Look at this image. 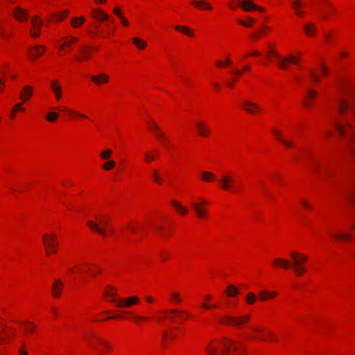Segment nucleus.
<instances>
[{
	"mask_svg": "<svg viewBox=\"0 0 355 355\" xmlns=\"http://www.w3.org/2000/svg\"><path fill=\"white\" fill-rule=\"evenodd\" d=\"M19 355H28V352L23 349H19Z\"/></svg>",
	"mask_w": 355,
	"mask_h": 355,
	"instance_id": "obj_59",
	"label": "nucleus"
},
{
	"mask_svg": "<svg viewBox=\"0 0 355 355\" xmlns=\"http://www.w3.org/2000/svg\"><path fill=\"white\" fill-rule=\"evenodd\" d=\"M51 87L55 94L56 99L59 101L62 96V87L58 80H53L51 83Z\"/></svg>",
	"mask_w": 355,
	"mask_h": 355,
	"instance_id": "obj_17",
	"label": "nucleus"
},
{
	"mask_svg": "<svg viewBox=\"0 0 355 355\" xmlns=\"http://www.w3.org/2000/svg\"><path fill=\"white\" fill-rule=\"evenodd\" d=\"M155 159V156L151 155L150 153H146L145 155V161L146 162H150L152 160Z\"/></svg>",
	"mask_w": 355,
	"mask_h": 355,
	"instance_id": "obj_48",
	"label": "nucleus"
},
{
	"mask_svg": "<svg viewBox=\"0 0 355 355\" xmlns=\"http://www.w3.org/2000/svg\"><path fill=\"white\" fill-rule=\"evenodd\" d=\"M347 104L345 101H341L339 105V110L340 112H344L347 109Z\"/></svg>",
	"mask_w": 355,
	"mask_h": 355,
	"instance_id": "obj_47",
	"label": "nucleus"
},
{
	"mask_svg": "<svg viewBox=\"0 0 355 355\" xmlns=\"http://www.w3.org/2000/svg\"><path fill=\"white\" fill-rule=\"evenodd\" d=\"M226 293L228 296L234 297L239 294V289L233 285H230L227 288Z\"/></svg>",
	"mask_w": 355,
	"mask_h": 355,
	"instance_id": "obj_27",
	"label": "nucleus"
},
{
	"mask_svg": "<svg viewBox=\"0 0 355 355\" xmlns=\"http://www.w3.org/2000/svg\"><path fill=\"white\" fill-rule=\"evenodd\" d=\"M133 43L137 46V47L139 49H144L146 46V42L139 39V37H134L132 39Z\"/></svg>",
	"mask_w": 355,
	"mask_h": 355,
	"instance_id": "obj_29",
	"label": "nucleus"
},
{
	"mask_svg": "<svg viewBox=\"0 0 355 355\" xmlns=\"http://www.w3.org/2000/svg\"><path fill=\"white\" fill-rule=\"evenodd\" d=\"M92 348L96 353L103 354L106 352L107 350L110 349L111 346L103 338L98 336H94V340L92 342Z\"/></svg>",
	"mask_w": 355,
	"mask_h": 355,
	"instance_id": "obj_4",
	"label": "nucleus"
},
{
	"mask_svg": "<svg viewBox=\"0 0 355 355\" xmlns=\"http://www.w3.org/2000/svg\"><path fill=\"white\" fill-rule=\"evenodd\" d=\"M196 127L198 130V133L201 137L208 136L210 130L202 121H196Z\"/></svg>",
	"mask_w": 355,
	"mask_h": 355,
	"instance_id": "obj_13",
	"label": "nucleus"
},
{
	"mask_svg": "<svg viewBox=\"0 0 355 355\" xmlns=\"http://www.w3.org/2000/svg\"><path fill=\"white\" fill-rule=\"evenodd\" d=\"M112 155V150L108 149L106 151L102 153L101 156L103 159H108Z\"/></svg>",
	"mask_w": 355,
	"mask_h": 355,
	"instance_id": "obj_49",
	"label": "nucleus"
},
{
	"mask_svg": "<svg viewBox=\"0 0 355 355\" xmlns=\"http://www.w3.org/2000/svg\"><path fill=\"white\" fill-rule=\"evenodd\" d=\"M68 12H69V10H66L63 12L62 14V13L55 14V21H62L64 19V17L68 14Z\"/></svg>",
	"mask_w": 355,
	"mask_h": 355,
	"instance_id": "obj_39",
	"label": "nucleus"
},
{
	"mask_svg": "<svg viewBox=\"0 0 355 355\" xmlns=\"http://www.w3.org/2000/svg\"><path fill=\"white\" fill-rule=\"evenodd\" d=\"M171 203L173 205V207L175 208V209L180 214H182L183 215H185L187 214V212H188L187 209L186 207H183L182 205H181L179 202H176L175 200H172Z\"/></svg>",
	"mask_w": 355,
	"mask_h": 355,
	"instance_id": "obj_24",
	"label": "nucleus"
},
{
	"mask_svg": "<svg viewBox=\"0 0 355 355\" xmlns=\"http://www.w3.org/2000/svg\"><path fill=\"white\" fill-rule=\"evenodd\" d=\"M107 295L110 297V302H112V300L114 299V298H116V293L113 291L112 290H111L110 291H107Z\"/></svg>",
	"mask_w": 355,
	"mask_h": 355,
	"instance_id": "obj_50",
	"label": "nucleus"
},
{
	"mask_svg": "<svg viewBox=\"0 0 355 355\" xmlns=\"http://www.w3.org/2000/svg\"><path fill=\"white\" fill-rule=\"evenodd\" d=\"M112 301L117 307L128 308L137 304L139 302V298L132 296L128 298H114Z\"/></svg>",
	"mask_w": 355,
	"mask_h": 355,
	"instance_id": "obj_5",
	"label": "nucleus"
},
{
	"mask_svg": "<svg viewBox=\"0 0 355 355\" xmlns=\"http://www.w3.org/2000/svg\"><path fill=\"white\" fill-rule=\"evenodd\" d=\"M26 329L25 330L26 331H30L31 332L32 331H33V329H35V327L34 325L32 324V323H30V322H26Z\"/></svg>",
	"mask_w": 355,
	"mask_h": 355,
	"instance_id": "obj_52",
	"label": "nucleus"
},
{
	"mask_svg": "<svg viewBox=\"0 0 355 355\" xmlns=\"http://www.w3.org/2000/svg\"><path fill=\"white\" fill-rule=\"evenodd\" d=\"M257 299V296L253 293H248L246 295V302L248 304H253Z\"/></svg>",
	"mask_w": 355,
	"mask_h": 355,
	"instance_id": "obj_33",
	"label": "nucleus"
},
{
	"mask_svg": "<svg viewBox=\"0 0 355 355\" xmlns=\"http://www.w3.org/2000/svg\"><path fill=\"white\" fill-rule=\"evenodd\" d=\"M90 15L98 21L106 20L109 18V16L101 10H94Z\"/></svg>",
	"mask_w": 355,
	"mask_h": 355,
	"instance_id": "obj_18",
	"label": "nucleus"
},
{
	"mask_svg": "<svg viewBox=\"0 0 355 355\" xmlns=\"http://www.w3.org/2000/svg\"><path fill=\"white\" fill-rule=\"evenodd\" d=\"M301 5V2L300 0H294L293 7L296 12L299 10V6Z\"/></svg>",
	"mask_w": 355,
	"mask_h": 355,
	"instance_id": "obj_53",
	"label": "nucleus"
},
{
	"mask_svg": "<svg viewBox=\"0 0 355 355\" xmlns=\"http://www.w3.org/2000/svg\"><path fill=\"white\" fill-rule=\"evenodd\" d=\"M333 237L340 241H347L352 238V234L338 232V234H332Z\"/></svg>",
	"mask_w": 355,
	"mask_h": 355,
	"instance_id": "obj_26",
	"label": "nucleus"
},
{
	"mask_svg": "<svg viewBox=\"0 0 355 355\" xmlns=\"http://www.w3.org/2000/svg\"><path fill=\"white\" fill-rule=\"evenodd\" d=\"M31 24L35 28H40L42 25V21L37 16H35L31 19Z\"/></svg>",
	"mask_w": 355,
	"mask_h": 355,
	"instance_id": "obj_32",
	"label": "nucleus"
},
{
	"mask_svg": "<svg viewBox=\"0 0 355 355\" xmlns=\"http://www.w3.org/2000/svg\"><path fill=\"white\" fill-rule=\"evenodd\" d=\"M216 65L218 67H223L224 65H225V63L223 62V61H218L216 62Z\"/></svg>",
	"mask_w": 355,
	"mask_h": 355,
	"instance_id": "obj_61",
	"label": "nucleus"
},
{
	"mask_svg": "<svg viewBox=\"0 0 355 355\" xmlns=\"http://www.w3.org/2000/svg\"><path fill=\"white\" fill-rule=\"evenodd\" d=\"M302 204L303 205V206L307 209H310L311 208V206L304 200H302Z\"/></svg>",
	"mask_w": 355,
	"mask_h": 355,
	"instance_id": "obj_60",
	"label": "nucleus"
},
{
	"mask_svg": "<svg viewBox=\"0 0 355 355\" xmlns=\"http://www.w3.org/2000/svg\"><path fill=\"white\" fill-rule=\"evenodd\" d=\"M295 12L298 16L300 17H302L304 15V12L300 10H297Z\"/></svg>",
	"mask_w": 355,
	"mask_h": 355,
	"instance_id": "obj_64",
	"label": "nucleus"
},
{
	"mask_svg": "<svg viewBox=\"0 0 355 355\" xmlns=\"http://www.w3.org/2000/svg\"><path fill=\"white\" fill-rule=\"evenodd\" d=\"M309 73L311 74V78L312 80L315 82V83H318L320 82V78L315 73V71L311 69L309 71Z\"/></svg>",
	"mask_w": 355,
	"mask_h": 355,
	"instance_id": "obj_46",
	"label": "nucleus"
},
{
	"mask_svg": "<svg viewBox=\"0 0 355 355\" xmlns=\"http://www.w3.org/2000/svg\"><path fill=\"white\" fill-rule=\"evenodd\" d=\"M202 306L205 309H214V308H216L217 305L216 304L209 305L207 303H205V304H202Z\"/></svg>",
	"mask_w": 355,
	"mask_h": 355,
	"instance_id": "obj_55",
	"label": "nucleus"
},
{
	"mask_svg": "<svg viewBox=\"0 0 355 355\" xmlns=\"http://www.w3.org/2000/svg\"><path fill=\"white\" fill-rule=\"evenodd\" d=\"M170 312L172 314H179L181 317L182 315H184L186 318L189 316V314L183 311H178L175 309L171 310Z\"/></svg>",
	"mask_w": 355,
	"mask_h": 355,
	"instance_id": "obj_43",
	"label": "nucleus"
},
{
	"mask_svg": "<svg viewBox=\"0 0 355 355\" xmlns=\"http://www.w3.org/2000/svg\"><path fill=\"white\" fill-rule=\"evenodd\" d=\"M192 4L197 7H202V8L207 10H211L212 7L207 2L205 1H192Z\"/></svg>",
	"mask_w": 355,
	"mask_h": 355,
	"instance_id": "obj_25",
	"label": "nucleus"
},
{
	"mask_svg": "<svg viewBox=\"0 0 355 355\" xmlns=\"http://www.w3.org/2000/svg\"><path fill=\"white\" fill-rule=\"evenodd\" d=\"M157 230L160 233V234H162L164 233V228L162 227H157Z\"/></svg>",
	"mask_w": 355,
	"mask_h": 355,
	"instance_id": "obj_63",
	"label": "nucleus"
},
{
	"mask_svg": "<svg viewBox=\"0 0 355 355\" xmlns=\"http://www.w3.org/2000/svg\"><path fill=\"white\" fill-rule=\"evenodd\" d=\"M304 104H305V105H306L307 107H309V108H310V107H311V102H309V101H307V100L304 101Z\"/></svg>",
	"mask_w": 355,
	"mask_h": 355,
	"instance_id": "obj_62",
	"label": "nucleus"
},
{
	"mask_svg": "<svg viewBox=\"0 0 355 355\" xmlns=\"http://www.w3.org/2000/svg\"><path fill=\"white\" fill-rule=\"evenodd\" d=\"M44 245L47 248H51L53 253L56 252V248L58 246V243L55 239V235L49 236L47 234L43 235Z\"/></svg>",
	"mask_w": 355,
	"mask_h": 355,
	"instance_id": "obj_9",
	"label": "nucleus"
},
{
	"mask_svg": "<svg viewBox=\"0 0 355 355\" xmlns=\"http://www.w3.org/2000/svg\"><path fill=\"white\" fill-rule=\"evenodd\" d=\"M335 126L338 131L340 136L344 137L347 134V130L350 132V142L355 145V126L352 124L347 123L346 127L342 126L338 123H335Z\"/></svg>",
	"mask_w": 355,
	"mask_h": 355,
	"instance_id": "obj_6",
	"label": "nucleus"
},
{
	"mask_svg": "<svg viewBox=\"0 0 355 355\" xmlns=\"http://www.w3.org/2000/svg\"><path fill=\"white\" fill-rule=\"evenodd\" d=\"M73 40H77L76 37H71L70 40L65 41L61 46L60 49H64V47L69 48Z\"/></svg>",
	"mask_w": 355,
	"mask_h": 355,
	"instance_id": "obj_38",
	"label": "nucleus"
},
{
	"mask_svg": "<svg viewBox=\"0 0 355 355\" xmlns=\"http://www.w3.org/2000/svg\"><path fill=\"white\" fill-rule=\"evenodd\" d=\"M85 52H86V47L85 46L80 50V54L76 56V58L77 59V60H78V61L83 60L84 55H85Z\"/></svg>",
	"mask_w": 355,
	"mask_h": 355,
	"instance_id": "obj_44",
	"label": "nucleus"
},
{
	"mask_svg": "<svg viewBox=\"0 0 355 355\" xmlns=\"http://www.w3.org/2000/svg\"><path fill=\"white\" fill-rule=\"evenodd\" d=\"M101 272V270L97 266H94L93 269L90 268V277L95 276L97 274L100 273Z\"/></svg>",
	"mask_w": 355,
	"mask_h": 355,
	"instance_id": "obj_42",
	"label": "nucleus"
},
{
	"mask_svg": "<svg viewBox=\"0 0 355 355\" xmlns=\"http://www.w3.org/2000/svg\"><path fill=\"white\" fill-rule=\"evenodd\" d=\"M250 319V315L232 316L223 315L217 317L218 322L223 324H229L232 327H241L245 324Z\"/></svg>",
	"mask_w": 355,
	"mask_h": 355,
	"instance_id": "obj_3",
	"label": "nucleus"
},
{
	"mask_svg": "<svg viewBox=\"0 0 355 355\" xmlns=\"http://www.w3.org/2000/svg\"><path fill=\"white\" fill-rule=\"evenodd\" d=\"M241 6L242 9L246 12H250L252 10H257L263 12V8L256 6L250 0H244L242 2H239L236 6Z\"/></svg>",
	"mask_w": 355,
	"mask_h": 355,
	"instance_id": "obj_11",
	"label": "nucleus"
},
{
	"mask_svg": "<svg viewBox=\"0 0 355 355\" xmlns=\"http://www.w3.org/2000/svg\"><path fill=\"white\" fill-rule=\"evenodd\" d=\"M85 21L84 17H73L71 19V24L73 28H78Z\"/></svg>",
	"mask_w": 355,
	"mask_h": 355,
	"instance_id": "obj_23",
	"label": "nucleus"
},
{
	"mask_svg": "<svg viewBox=\"0 0 355 355\" xmlns=\"http://www.w3.org/2000/svg\"><path fill=\"white\" fill-rule=\"evenodd\" d=\"M207 201L202 198L200 199L199 202H193L191 206L199 218H202L207 213V208L205 206L207 205Z\"/></svg>",
	"mask_w": 355,
	"mask_h": 355,
	"instance_id": "obj_7",
	"label": "nucleus"
},
{
	"mask_svg": "<svg viewBox=\"0 0 355 355\" xmlns=\"http://www.w3.org/2000/svg\"><path fill=\"white\" fill-rule=\"evenodd\" d=\"M90 80H92L96 85H100L103 83H107L109 77L104 73H101L98 76H90Z\"/></svg>",
	"mask_w": 355,
	"mask_h": 355,
	"instance_id": "obj_16",
	"label": "nucleus"
},
{
	"mask_svg": "<svg viewBox=\"0 0 355 355\" xmlns=\"http://www.w3.org/2000/svg\"><path fill=\"white\" fill-rule=\"evenodd\" d=\"M121 19V23L124 26H128L129 23L128 21L122 15L119 17Z\"/></svg>",
	"mask_w": 355,
	"mask_h": 355,
	"instance_id": "obj_56",
	"label": "nucleus"
},
{
	"mask_svg": "<svg viewBox=\"0 0 355 355\" xmlns=\"http://www.w3.org/2000/svg\"><path fill=\"white\" fill-rule=\"evenodd\" d=\"M45 47L42 45H37L31 49L30 54V58L32 60H35L37 57L43 55L45 52Z\"/></svg>",
	"mask_w": 355,
	"mask_h": 355,
	"instance_id": "obj_14",
	"label": "nucleus"
},
{
	"mask_svg": "<svg viewBox=\"0 0 355 355\" xmlns=\"http://www.w3.org/2000/svg\"><path fill=\"white\" fill-rule=\"evenodd\" d=\"M175 28L177 31H179L189 36H193L191 30L187 26H176Z\"/></svg>",
	"mask_w": 355,
	"mask_h": 355,
	"instance_id": "obj_30",
	"label": "nucleus"
},
{
	"mask_svg": "<svg viewBox=\"0 0 355 355\" xmlns=\"http://www.w3.org/2000/svg\"><path fill=\"white\" fill-rule=\"evenodd\" d=\"M243 108L248 113L254 114L262 110L261 107L250 101H245L243 103Z\"/></svg>",
	"mask_w": 355,
	"mask_h": 355,
	"instance_id": "obj_10",
	"label": "nucleus"
},
{
	"mask_svg": "<svg viewBox=\"0 0 355 355\" xmlns=\"http://www.w3.org/2000/svg\"><path fill=\"white\" fill-rule=\"evenodd\" d=\"M148 127L151 129H153L156 132V136L162 139L165 144L164 134L159 130V128L155 124L154 121L152 123H148Z\"/></svg>",
	"mask_w": 355,
	"mask_h": 355,
	"instance_id": "obj_20",
	"label": "nucleus"
},
{
	"mask_svg": "<svg viewBox=\"0 0 355 355\" xmlns=\"http://www.w3.org/2000/svg\"><path fill=\"white\" fill-rule=\"evenodd\" d=\"M63 289V283L60 279H56L53 282L51 287L52 295L54 297H59Z\"/></svg>",
	"mask_w": 355,
	"mask_h": 355,
	"instance_id": "obj_12",
	"label": "nucleus"
},
{
	"mask_svg": "<svg viewBox=\"0 0 355 355\" xmlns=\"http://www.w3.org/2000/svg\"><path fill=\"white\" fill-rule=\"evenodd\" d=\"M153 178L155 182L157 184H161L162 179L159 175V173L157 170L155 169L153 171Z\"/></svg>",
	"mask_w": 355,
	"mask_h": 355,
	"instance_id": "obj_35",
	"label": "nucleus"
},
{
	"mask_svg": "<svg viewBox=\"0 0 355 355\" xmlns=\"http://www.w3.org/2000/svg\"><path fill=\"white\" fill-rule=\"evenodd\" d=\"M58 118V114L55 112H49L46 116V120L50 122L55 121Z\"/></svg>",
	"mask_w": 355,
	"mask_h": 355,
	"instance_id": "obj_37",
	"label": "nucleus"
},
{
	"mask_svg": "<svg viewBox=\"0 0 355 355\" xmlns=\"http://www.w3.org/2000/svg\"><path fill=\"white\" fill-rule=\"evenodd\" d=\"M89 225H90V230H92L93 231H95L103 236L106 235V233H105V231L104 230V229L101 227L98 223L90 220Z\"/></svg>",
	"mask_w": 355,
	"mask_h": 355,
	"instance_id": "obj_22",
	"label": "nucleus"
},
{
	"mask_svg": "<svg viewBox=\"0 0 355 355\" xmlns=\"http://www.w3.org/2000/svg\"><path fill=\"white\" fill-rule=\"evenodd\" d=\"M115 165V162L112 160L108 161L105 162L103 165V168L105 170H110V168H113Z\"/></svg>",
	"mask_w": 355,
	"mask_h": 355,
	"instance_id": "obj_40",
	"label": "nucleus"
},
{
	"mask_svg": "<svg viewBox=\"0 0 355 355\" xmlns=\"http://www.w3.org/2000/svg\"><path fill=\"white\" fill-rule=\"evenodd\" d=\"M21 110V103H18L15 105L13 111H17Z\"/></svg>",
	"mask_w": 355,
	"mask_h": 355,
	"instance_id": "obj_58",
	"label": "nucleus"
},
{
	"mask_svg": "<svg viewBox=\"0 0 355 355\" xmlns=\"http://www.w3.org/2000/svg\"><path fill=\"white\" fill-rule=\"evenodd\" d=\"M220 348L207 345L206 349L207 355H233L238 348L235 346V341L227 339L225 342L220 343Z\"/></svg>",
	"mask_w": 355,
	"mask_h": 355,
	"instance_id": "obj_2",
	"label": "nucleus"
},
{
	"mask_svg": "<svg viewBox=\"0 0 355 355\" xmlns=\"http://www.w3.org/2000/svg\"><path fill=\"white\" fill-rule=\"evenodd\" d=\"M114 14H115L116 15H117V16H118V17H120L121 16H122V14H121V10H120V8H115L114 9Z\"/></svg>",
	"mask_w": 355,
	"mask_h": 355,
	"instance_id": "obj_57",
	"label": "nucleus"
},
{
	"mask_svg": "<svg viewBox=\"0 0 355 355\" xmlns=\"http://www.w3.org/2000/svg\"><path fill=\"white\" fill-rule=\"evenodd\" d=\"M201 175L202 179L205 182H211L214 178V174L209 171H203Z\"/></svg>",
	"mask_w": 355,
	"mask_h": 355,
	"instance_id": "obj_31",
	"label": "nucleus"
},
{
	"mask_svg": "<svg viewBox=\"0 0 355 355\" xmlns=\"http://www.w3.org/2000/svg\"><path fill=\"white\" fill-rule=\"evenodd\" d=\"M13 15L19 21L27 20L28 12L22 8H16L13 12Z\"/></svg>",
	"mask_w": 355,
	"mask_h": 355,
	"instance_id": "obj_15",
	"label": "nucleus"
},
{
	"mask_svg": "<svg viewBox=\"0 0 355 355\" xmlns=\"http://www.w3.org/2000/svg\"><path fill=\"white\" fill-rule=\"evenodd\" d=\"M291 257L292 260L291 262L286 259L278 258L274 260V264L279 265L285 269L291 268L297 276L302 275L306 271L305 262L307 261V257L301 253L293 252L291 254Z\"/></svg>",
	"mask_w": 355,
	"mask_h": 355,
	"instance_id": "obj_1",
	"label": "nucleus"
},
{
	"mask_svg": "<svg viewBox=\"0 0 355 355\" xmlns=\"http://www.w3.org/2000/svg\"><path fill=\"white\" fill-rule=\"evenodd\" d=\"M259 295H260V297H261V300H266L268 298H270L269 297V292H268L266 291H261L259 293Z\"/></svg>",
	"mask_w": 355,
	"mask_h": 355,
	"instance_id": "obj_45",
	"label": "nucleus"
},
{
	"mask_svg": "<svg viewBox=\"0 0 355 355\" xmlns=\"http://www.w3.org/2000/svg\"><path fill=\"white\" fill-rule=\"evenodd\" d=\"M171 300L178 303L181 302V299L178 293H173L171 296Z\"/></svg>",
	"mask_w": 355,
	"mask_h": 355,
	"instance_id": "obj_41",
	"label": "nucleus"
},
{
	"mask_svg": "<svg viewBox=\"0 0 355 355\" xmlns=\"http://www.w3.org/2000/svg\"><path fill=\"white\" fill-rule=\"evenodd\" d=\"M36 31L33 32L32 31H30L31 35L34 37H37L40 34V28H35Z\"/></svg>",
	"mask_w": 355,
	"mask_h": 355,
	"instance_id": "obj_54",
	"label": "nucleus"
},
{
	"mask_svg": "<svg viewBox=\"0 0 355 355\" xmlns=\"http://www.w3.org/2000/svg\"><path fill=\"white\" fill-rule=\"evenodd\" d=\"M234 180L231 176L223 175L220 180L221 184V188L225 191L236 193L238 191V189L234 186Z\"/></svg>",
	"mask_w": 355,
	"mask_h": 355,
	"instance_id": "obj_8",
	"label": "nucleus"
},
{
	"mask_svg": "<svg viewBox=\"0 0 355 355\" xmlns=\"http://www.w3.org/2000/svg\"><path fill=\"white\" fill-rule=\"evenodd\" d=\"M254 21L255 19L252 17H248L247 21L239 20L240 24L247 27H250L252 24L254 23Z\"/></svg>",
	"mask_w": 355,
	"mask_h": 355,
	"instance_id": "obj_34",
	"label": "nucleus"
},
{
	"mask_svg": "<svg viewBox=\"0 0 355 355\" xmlns=\"http://www.w3.org/2000/svg\"><path fill=\"white\" fill-rule=\"evenodd\" d=\"M274 133L277 136L278 139L284 144L288 148H292L293 146V144L291 141L284 140L279 137V135L277 130H274Z\"/></svg>",
	"mask_w": 355,
	"mask_h": 355,
	"instance_id": "obj_36",
	"label": "nucleus"
},
{
	"mask_svg": "<svg viewBox=\"0 0 355 355\" xmlns=\"http://www.w3.org/2000/svg\"><path fill=\"white\" fill-rule=\"evenodd\" d=\"M33 92V87L31 86H26L24 87L20 94V98L23 101H28Z\"/></svg>",
	"mask_w": 355,
	"mask_h": 355,
	"instance_id": "obj_19",
	"label": "nucleus"
},
{
	"mask_svg": "<svg viewBox=\"0 0 355 355\" xmlns=\"http://www.w3.org/2000/svg\"><path fill=\"white\" fill-rule=\"evenodd\" d=\"M288 62L295 63V64L297 63L295 58L293 55H291L289 57L282 58V60L278 63V64L282 69H286L287 67L286 62Z\"/></svg>",
	"mask_w": 355,
	"mask_h": 355,
	"instance_id": "obj_21",
	"label": "nucleus"
},
{
	"mask_svg": "<svg viewBox=\"0 0 355 355\" xmlns=\"http://www.w3.org/2000/svg\"><path fill=\"white\" fill-rule=\"evenodd\" d=\"M316 94H317L316 91L313 90V89H308V91H307V95L311 99L314 98L315 97Z\"/></svg>",
	"mask_w": 355,
	"mask_h": 355,
	"instance_id": "obj_51",
	"label": "nucleus"
},
{
	"mask_svg": "<svg viewBox=\"0 0 355 355\" xmlns=\"http://www.w3.org/2000/svg\"><path fill=\"white\" fill-rule=\"evenodd\" d=\"M316 30V28L314 24H308L305 25L304 26V31L307 35L311 36L314 34L315 31Z\"/></svg>",
	"mask_w": 355,
	"mask_h": 355,
	"instance_id": "obj_28",
	"label": "nucleus"
}]
</instances>
